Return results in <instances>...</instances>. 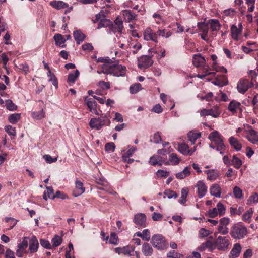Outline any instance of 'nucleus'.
Returning a JSON list of instances; mask_svg holds the SVG:
<instances>
[{
	"label": "nucleus",
	"instance_id": "nucleus-19",
	"mask_svg": "<svg viewBox=\"0 0 258 258\" xmlns=\"http://www.w3.org/2000/svg\"><path fill=\"white\" fill-rule=\"evenodd\" d=\"M246 138L252 144H256L258 142V132L252 128L249 130Z\"/></svg>",
	"mask_w": 258,
	"mask_h": 258
},
{
	"label": "nucleus",
	"instance_id": "nucleus-62",
	"mask_svg": "<svg viewBox=\"0 0 258 258\" xmlns=\"http://www.w3.org/2000/svg\"><path fill=\"white\" fill-rule=\"evenodd\" d=\"M6 132L10 135L15 136L16 130L15 128L11 125H7L5 127Z\"/></svg>",
	"mask_w": 258,
	"mask_h": 258
},
{
	"label": "nucleus",
	"instance_id": "nucleus-1",
	"mask_svg": "<svg viewBox=\"0 0 258 258\" xmlns=\"http://www.w3.org/2000/svg\"><path fill=\"white\" fill-rule=\"evenodd\" d=\"M208 138L211 141L210 147L219 151L221 154H223L226 148L223 137L218 131H215L209 134Z\"/></svg>",
	"mask_w": 258,
	"mask_h": 258
},
{
	"label": "nucleus",
	"instance_id": "nucleus-58",
	"mask_svg": "<svg viewBox=\"0 0 258 258\" xmlns=\"http://www.w3.org/2000/svg\"><path fill=\"white\" fill-rule=\"evenodd\" d=\"M28 247V241H27V238L25 237L22 241L19 243L18 245V248L21 249L22 250L26 251V249Z\"/></svg>",
	"mask_w": 258,
	"mask_h": 258
},
{
	"label": "nucleus",
	"instance_id": "nucleus-43",
	"mask_svg": "<svg viewBox=\"0 0 258 258\" xmlns=\"http://www.w3.org/2000/svg\"><path fill=\"white\" fill-rule=\"evenodd\" d=\"M253 211L252 209H250L248 210H247L242 216V220L248 223H249L251 221V217L253 214Z\"/></svg>",
	"mask_w": 258,
	"mask_h": 258
},
{
	"label": "nucleus",
	"instance_id": "nucleus-64",
	"mask_svg": "<svg viewBox=\"0 0 258 258\" xmlns=\"http://www.w3.org/2000/svg\"><path fill=\"white\" fill-rule=\"evenodd\" d=\"M142 238L146 241H149L150 239V232L148 229H144L143 231Z\"/></svg>",
	"mask_w": 258,
	"mask_h": 258
},
{
	"label": "nucleus",
	"instance_id": "nucleus-14",
	"mask_svg": "<svg viewBox=\"0 0 258 258\" xmlns=\"http://www.w3.org/2000/svg\"><path fill=\"white\" fill-rule=\"evenodd\" d=\"M195 187L198 189L197 194L199 198H202L206 194L207 187L202 181H198Z\"/></svg>",
	"mask_w": 258,
	"mask_h": 258
},
{
	"label": "nucleus",
	"instance_id": "nucleus-41",
	"mask_svg": "<svg viewBox=\"0 0 258 258\" xmlns=\"http://www.w3.org/2000/svg\"><path fill=\"white\" fill-rule=\"evenodd\" d=\"M45 112L43 109L39 111H34L32 113V116L37 120H41L45 117Z\"/></svg>",
	"mask_w": 258,
	"mask_h": 258
},
{
	"label": "nucleus",
	"instance_id": "nucleus-59",
	"mask_svg": "<svg viewBox=\"0 0 258 258\" xmlns=\"http://www.w3.org/2000/svg\"><path fill=\"white\" fill-rule=\"evenodd\" d=\"M48 76L50 77L49 81L52 82V84L56 87H57L58 81L55 75L51 72V74L48 73Z\"/></svg>",
	"mask_w": 258,
	"mask_h": 258
},
{
	"label": "nucleus",
	"instance_id": "nucleus-25",
	"mask_svg": "<svg viewBox=\"0 0 258 258\" xmlns=\"http://www.w3.org/2000/svg\"><path fill=\"white\" fill-rule=\"evenodd\" d=\"M205 62V59L201 54H197L194 55L192 63L195 67H199L204 64Z\"/></svg>",
	"mask_w": 258,
	"mask_h": 258
},
{
	"label": "nucleus",
	"instance_id": "nucleus-26",
	"mask_svg": "<svg viewBox=\"0 0 258 258\" xmlns=\"http://www.w3.org/2000/svg\"><path fill=\"white\" fill-rule=\"evenodd\" d=\"M229 142L230 146L236 151H238L241 150L242 145L237 139L231 136L229 138Z\"/></svg>",
	"mask_w": 258,
	"mask_h": 258
},
{
	"label": "nucleus",
	"instance_id": "nucleus-46",
	"mask_svg": "<svg viewBox=\"0 0 258 258\" xmlns=\"http://www.w3.org/2000/svg\"><path fill=\"white\" fill-rule=\"evenodd\" d=\"M5 103V106L8 110L11 111L17 110V106L13 102L12 100L8 99Z\"/></svg>",
	"mask_w": 258,
	"mask_h": 258
},
{
	"label": "nucleus",
	"instance_id": "nucleus-10",
	"mask_svg": "<svg viewBox=\"0 0 258 258\" xmlns=\"http://www.w3.org/2000/svg\"><path fill=\"white\" fill-rule=\"evenodd\" d=\"M133 221L136 225V227H146V216L144 214L138 213L134 216Z\"/></svg>",
	"mask_w": 258,
	"mask_h": 258
},
{
	"label": "nucleus",
	"instance_id": "nucleus-50",
	"mask_svg": "<svg viewBox=\"0 0 258 258\" xmlns=\"http://www.w3.org/2000/svg\"><path fill=\"white\" fill-rule=\"evenodd\" d=\"M209 69L207 68H204L203 70V72L204 73V74H198L197 77L203 79H204L206 76H209V75H213L215 76L216 75V72H210Z\"/></svg>",
	"mask_w": 258,
	"mask_h": 258
},
{
	"label": "nucleus",
	"instance_id": "nucleus-32",
	"mask_svg": "<svg viewBox=\"0 0 258 258\" xmlns=\"http://www.w3.org/2000/svg\"><path fill=\"white\" fill-rule=\"evenodd\" d=\"M205 173L207 175V179L209 180H215L219 176V173L216 170H205Z\"/></svg>",
	"mask_w": 258,
	"mask_h": 258
},
{
	"label": "nucleus",
	"instance_id": "nucleus-45",
	"mask_svg": "<svg viewBox=\"0 0 258 258\" xmlns=\"http://www.w3.org/2000/svg\"><path fill=\"white\" fill-rule=\"evenodd\" d=\"M199 30L202 32V33H208L209 31L208 25L205 22H199L197 25Z\"/></svg>",
	"mask_w": 258,
	"mask_h": 258
},
{
	"label": "nucleus",
	"instance_id": "nucleus-30",
	"mask_svg": "<svg viewBox=\"0 0 258 258\" xmlns=\"http://www.w3.org/2000/svg\"><path fill=\"white\" fill-rule=\"evenodd\" d=\"M240 29H238L235 25H232L231 27V33L232 39L234 40H238V36L241 33Z\"/></svg>",
	"mask_w": 258,
	"mask_h": 258
},
{
	"label": "nucleus",
	"instance_id": "nucleus-39",
	"mask_svg": "<svg viewBox=\"0 0 258 258\" xmlns=\"http://www.w3.org/2000/svg\"><path fill=\"white\" fill-rule=\"evenodd\" d=\"M20 113H14L9 115L8 120L12 124H16L20 120Z\"/></svg>",
	"mask_w": 258,
	"mask_h": 258
},
{
	"label": "nucleus",
	"instance_id": "nucleus-44",
	"mask_svg": "<svg viewBox=\"0 0 258 258\" xmlns=\"http://www.w3.org/2000/svg\"><path fill=\"white\" fill-rule=\"evenodd\" d=\"M242 161L240 159L237 157L235 155H233L231 160V165H233L236 169H239L242 165Z\"/></svg>",
	"mask_w": 258,
	"mask_h": 258
},
{
	"label": "nucleus",
	"instance_id": "nucleus-18",
	"mask_svg": "<svg viewBox=\"0 0 258 258\" xmlns=\"http://www.w3.org/2000/svg\"><path fill=\"white\" fill-rule=\"evenodd\" d=\"M164 162V158L160 156V155H154L153 156L150 157L149 163L153 166L156 165L161 166L163 162Z\"/></svg>",
	"mask_w": 258,
	"mask_h": 258
},
{
	"label": "nucleus",
	"instance_id": "nucleus-5",
	"mask_svg": "<svg viewBox=\"0 0 258 258\" xmlns=\"http://www.w3.org/2000/svg\"><path fill=\"white\" fill-rule=\"evenodd\" d=\"M253 85V83L250 82L248 79H242L238 81L237 89L239 93L243 94Z\"/></svg>",
	"mask_w": 258,
	"mask_h": 258
},
{
	"label": "nucleus",
	"instance_id": "nucleus-38",
	"mask_svg": "<svg viewBox=\"0 0 258 258\" xmlns=\"http://www.w3.org/2000/svg\"><path fill=\"white\" fill-rule=\"evenodd\" d=\"M111 24L112 22L109 19L104 18V17L99 22L97 28L100 29L102 27H110Z\"/></svg>",
	"mask_w": 258,
	"mask_h": 258
},
{
	"label": "nucleus",
	"instance_id": "nucleus-15",
	"mask_svg": "<svg viewBox=\"0 0 258 258\" xmlns=\"http://www.w3.org/2000/svg\"><path fill=\"white\" fill-rule=\"evenodd\" d=\"M212 83L215 85L222 87L228 83L227 77L225 75H217Z\"/></svg>",
	"mask_w": 258,
	"mask_h": 258
},
{
	"label": "nucleus",
	"instance_id": "nucleus-24",
	"mask_svg": "<svg viewBox=\"0 0 258 258\" xmlns=\"http://www.w3.org/2000/svg\"><path fill=\"white\" fill-rule=\"evenodd\" d=\"M49 5L56 9H64L69 7V5L61 1H53L49 3Z\"/></svg>",
	"mask_w": 258,
	"mask_h": 258
},
{
	"label": "nucleus",
	"instance_id": "nucleus-42",
	"mask_svg": "<svg viewBox=\"0 0 258 258\" xmlns=\"http://www.w3.org/2000/svg\"><path fill=\"white\" fill-rule=\"evenodd\" d=\"M142 89L141 85L139 83H135L130 86L129 90L131 94H134L140 91Z\"/></svg>",
	"mask_w": 258,
	"mask_h": 258
},
{
	"label": "nucleus",
	"instance_id": "nucleus-36",
	"mask_svg": "<svg viewBox=\"0 0 258 258\" xmlns=\"http://www.w3.org/2000/svg\"><path fill=\"white\" fill-rule=\"evenodd\" d=\"M187 136L189 140L191 142L192 144H194L196 140L201 137V133H197L194 131H190L188 134Z\"/></svg>",
	"mask_w": 258,
	"mask_h": 258
},
{
	"label": "nucleus",
	"instance_id": "nucleus-33",
	"mask_svg": "<svg viewBox=\"0 0 258 258\" xmlns=\"http://www.w3.org/2000/svg\"><path fill=\"white\" fill-rule=\"evenodd\" d=\"M73 35L74 39L78 44H79L81 42L84 41L85 38V35L80 30L74 31Z\"/></svg>",
	"mask_w": 258,
	"mask_h": 258
},
{
	"label": "nucleus",
	"instance_id": "nucleus-40",
	"mask_svg": "<svg viewBox=\"0 0 258 258\" xmlns=\"http://www.w3.org/2000/svg\"><path fill=\"white\" fill-rule=\"evenodd\" d=\"M241 250V247L240 244L236 243L234 245V247L231 250L230 253L233 256L238 257L239 255Z\"/></svg>",
	"mask_w": 258,
	"mask_h": 258
},
{
	"label": "nucleus",
	"instance_id": "nucleus-21",
	"mask_svg": "<svg viewBox=\"0 0 258 258\" xmlns=\"http://www.w3.org/2000/svg\"><path fill=\"white\" fill-rule=\"evenodd\" d=\"M53 39L56 46L60 47H66V45L63 44L66 41V39L61 34L58 33L55 34L53 37Z\"/></svg>",
	"mask_w": 258,
	"mask_h": 258
},
{
	"label": "nucleus",
	"instance_id": "nucleus-60",
	"mask_svg": "<svg viewBox=\"0 0 258 258\" xmlns=\"http://www.w3.org/2000/svg\"><path fill=\"white\" fill-rule=\"evenodd\" d=\"M228 232L229 229L227 227L219 224L218 227V232L219 233L225 235L227 234Z\"/></svg>",
	"mask_w": 258,
	"mask_h": 258
},
{
	"label": "nucleus",
	"instance_id": "nucleus-8",
	"mask_svg": "<svg viewBox=\"0 0 258 258\" xmlns=\"http://www.w3.org/2000/svg\"><path fill=\"white\" fill-rule=\"evenodd\" d=\"M211 59L213 61V63L211 64V68H210L207 66V68L209 69V70H213L216 72H220L224 73H227V69L223 66H219L217 61V56L215 54H212L211 56Z\"/></svg>",
	"mask_w": 258,
	"mask_h": 258
},
{
	"label": "nucleus",
	"instance_id": "nucleus-11",
	"mask_svg": "<svg viewBox=\"0 0 258 258\" xmlns=\"http://www.w3.org/2000/svg\"><path fill=\"white\" fill-rule=\"evenodd\" d=\"M123 28V22L121 19L117 17L114 20V24L110 25V29L114 33L118 32L119 33H122Z\"/></svg>",
	"mask_w": 258,
	"mask_h": 258
},
{
	"label": "nucleus",
	"instance_id": "nucleus-47",
	"mask_svg": "<svg viewBox=\"0 0 258 258\" xmlns=\"http://www.w3.org/2000/svg\"><path fill=\"white\" fill-rule=\"evenodd\" d=\"M100 122L101 124V128L105 125L109 126L110 124V120L108 117L106 115H101L100 117Z\"/></svg>",
	"mask_w": 258,
	"mask_h": 258
},
{
	"label": "nucleus",
	"instance_id": "nucleus-9",
	"mask_svg": "<svg viewBox=\"0 0 258 258\" xmlns=\"http://www.w3.org/2000/svg\"><path fill=\"white\" fill-rule=\"evenodd\" d=\"M144 38L146 41L151 40L155 43L158 42V34L149 27L146 28L144 32Z\"/></svg>",
	"mask_w": 258,
	"mask_h": 258
},
{
	"label": "nucleus",
	"instance_id": "nucleus-56",
	"mask_svg": "<svg viewBox=\"0 0 258 258\" xmlns=\"http://www.w3.org/2000/svg\"><path fill=\"white\" fill-rule=\"evenodd\" d=\"M62 240L61 237L55 235L52 239V243L54 246L57 247L60 245L62 243Z\"/></svg>",
	"mask_w": 258,
	"mask_h": 258
},
{
	"label": "nucleus",
	"instance_id": "nucleus-28",
	"mask_svg": "<svg viewBox=\"0 0 258 258\" xmlns=\"http://www.w3.org/2000/svg\"><path fill=\"white\" fill-rule=\"evenodd\" d=\"M210 192L212 196H214L216 197H220L221 192L219 185L217 184H212L210 187Z\"/></svg>",
	"mask_w": 258,
	"mask_h": 258
},
{
	"label": "nucleus",
	"instance_id": "nucleus-29",
	"mask_svg": "<svg viewBox=\"0 0 258 258\" xmlns=\"http://www.w3.org/2000/svg\"><path fill=\"white\" fill-rule=\"evenodd\" d=\"M80 72L76 70L74 73H70L68 77L67 82L70 86L72 85L75 82L77 78L79 77Z\"/></svg>",
	"mask_w": 258,
	"mask_h": 258
},
{
	"label": "nucleus",
	"instance_id": "nucleus-53",
	"mask_svg": "<svg viewBox=\"0 0 258 258\" xmlns=\"http://www.w3.org/2000/svg\"><path fill=\"white\" fill-rule=\"evenodd\" d=\"M205 246L209 249L210 251H212L217 247L216 240L214 242L208 240L205 242Z\"/></svg>",
	"mask_w": 258,
	"mask_h": 258
},
{
	"label": "nucleus",
	"instance_id": "nucleus-3",
	"mask_svg": "<svg viewBox=\"0 0 258 258\" xmlns=\"http://www.w3.org/2000/svg\"><path fill=\"white\" fill-rule=\"evenodd\" d=\"M126 67L121 64H119L118 62L115 61L110 66H107L105 73L109 74H113L115 76L120 77L124 76L126 73Z\"/></svg>",
	"mask_w": 258,
	"mask_h": 258
},
{
	"label": "nucleus",
	"instance_id": "nucleus-61",
	"mask_svg": "<svg viewBox=\"0 0 258 258\" xmlns=\"http://www.w3.org/2000/svg\"><path fill=\"white\" fill-rule=\"evenodd\" d=\"M115 146L114 143L110 142L105 145V150L108 152H112L114 151Z\"/></svg>",
	"mask_w": 258,
	"mask_h": 258
},
{
	"label": "nucleus",
	"instance_id": "nucleus-52",
	"mask_svg": "<svg viewBox=\"0 0 258 258\" xmlns=\"http://www.w3.org/2000/svg\"><path fill=\"white\" fill-rule=\"evenodd\" d=\"M137 148L136 147L132 146L126 152L122 154V157H124V158L131 157L133 156Z\"/></svg>",
	"mask_w": 258,
	"mask_h": 258
},
{
	"label": "nucleus",
	"instance_id": "nucleus-17",
	"mask_svg": "<svg viewBox=\"0 0 258 258\" xmlns=\"http://www.w3.org/2000/svg\"><path fill=\"white\" fill-rule=\"evenodd\" d=\"M124 20L127 22H130L133 20H136L137 15L133 13L131 10H124L122 11Z\"/></svg>",
	"mask_w": 258,
	"mask_h": 258
},
{
	"label": "nucleus",
	"instance_id": "nucleus-6",
	"mask_svg": "<svg viewBox=\"0 0 258 258\" xmlns=\"http://www.w3.org/2000/svg\"><path fill=\"white\" fill-rule=\"evenodd\" d=\"M138 66L140 69H147L151 67L153 63L151 56L143 55L138 58Z\"/></svg>",
	"mask_w": 258,
	"mask_h": 258
},
{
	"label": "nucleus",
	"instance_id": "nucleus-20",
	"mask_svg": "<svg viewBox=\"0 0 258 258\" xmlns=\"http://www.w3.org/2000/svg\"><path fill=\"white\" fill-rule=\"evenodd\" d=\"M240 107L241 104L240 102L235 100H233L230 101V103L229 104L228 109L233 114H235L237 112L238 109H240L241 111H242Z\"/></svg>",
	"mask_w": 258,
	"mask_h": 258
},
{
	"label": "nucleus",
	"instance_id": "nucleus-2",
	"mask_svg": "<svg viewBox=\"0 0 258 258\" xmlns=\"http://www.w3.org/2000/svg\"><path fill=\"white\" fill-rule=\"evenodd\" d=\"M230 234L234 239H242L246 236L247 229L241 223H237L231 227Z\"/></svg>",
	"mask_w": 258,
	"mask_h": 258
},
{
	"label": "nucleus",
	"instance_id": "nucleus-12",
	"mask_svg": "<svg viewBox=\"0 0 258 258\" xmlns=\"http://www.w3.org/2000/svg\"><path fill=\"white\" fill-rule=\"evenodd\" d=\"M84 101L87 107L89 109L90 111L96 115H99V113L96 109L97 105V103L93 98H88L87 96L85 98Z\"/></svg>",
	"mask_w": 258,
	"mask_h": 258
},
{
	"label": "nucleus",
	"instance_id": "nucleus-54",
	"mask_svg": "<svg viewBox=\"0 0 258 258\" xmlns=\"http://www.w3.org/2000/svg\"><path fill=\"white\" fill-rule=\"evenodd\" d=\"M67 197H68L66 195L64 194L62 192L60 191H56L55 195H53V196H51L49 192L48 193V198L52 199L55 198H58L61 199H66Z\"/></svg>",
	"mask_w": 258,
	"mask_h": 258
},
{
	"label": "nucleus",
	"instance_id": "nucleus-51",
	"mask_svg": "<svg viewBox=\"0 0 258 258\" xmlns=\"http://www.w3.org/2000/svg\"><path fill=\"white\" fill-rule=\"evenodd\" d=\"M233 192L236 198L242 199L243 198L242 191L239 187L235 186L233 188Z\"/></svg>",
	"mask_w": 258,
	"mask_h": 258
},
{
	"label": "nucleus",
	"instance_id": "nucleus-27",
	"mask_svg": "<svg viewBox=\"0 0 258 258\" xmlns=\"http://www.w3.org/2000/svg\"><path fill=\"white\" fill-rule=\"evenodd\" d=\"M135 247L130 248L129 246H125L122 247V253L125 255L132 256L136 255V258H140V254L138 251L134 252Z\"/></svg>",
	"mask_w": 258,
	"mask_h": 258
},
{
	"label": "nucleus",
	"instance_id": "nucleus-16",
	"mask_svg": "<svg viewBox=\"0 0 258 258\" xmlns=\"http://www.w3.org/2000/svg\"><path fill=\"white\" fill-rule=\"evenodd\" d=\"M39 247L38 241L35 236H33L29 240V250L31 253L37 251Z\"/></svg>",
	"mask_w": 258,
	"mask_h": 258
},
{
	"label": "nucleus",
	"instance_id": "nucleus-13",
	"mask_svg": "<svg viewBox=\"0 0 258 258\" xmlns=\"http://www.w3.org/2000/svg\"><path fill=\"white\" fill-rule=\"evenodd\" d=\"M220 114V111L217 106L211 109H203L200 112L201 116L211 115L215 118L218 117Z\"/></svg>",
	"mask_w": 258,
	"mask_h": 258
},
{
	"label": "nucleus",
	"instance_id": "nucleus-49",
	"mask_svg": "<svg viewBox=\"0 0 258 258\" xmlns=\"http://www.w3.org/2000/svg\"><path fill=\"white\" fill-rule=\"evenodd\" d=\"M188 194V189L187 188H183L181 189V196L179 200L181 204H184L186 202V197Z\"/></svg>",
	"mask_w": 258,
	"mask_h": 258
},
{
	"label": "nucleus",
	"instance_id": "nucleus-63",
	"mask_svg": "<svg viewBox=\"0 0 258 258\" xmlns=\"http://www.w3.org/2000/svg\"><path fill=\"white\" fill-rule=\"evenodd\" d=\"M40 243L42 247L46 249H50L51 248V245L48 240L44 239H41L40 240Z\"/></svg>",
	"mask_w": 258,
	"mask_h": 258
},
{
	"label": "nucleus",
	"instance_id": "nucleus-55",
	"mask_svg": "<svg viewBox=\"0 0 258 258\" xmlns=\"http://www.w3.org/2000/svg\"><path fill=\"white\" fill-rule=\"evenodd\" d=\"M164 194L169 199L174 198L176 199L178 197V195L174 191L170 189L165 190L164 192Z\"/></svg>",
	"mask_w": 258,
	"mask_h": 258
},
{
	"label": "nucleus",
	"instance_id": "nucleus-57",
	"mask_svg": "<svg viewBox=\"0 0 258 258\" xmlns=\"http://www.w3.org/2000/svg\"><path fill=\"white\" fill-rule=\"evenodd\" d=\"M109 243L114 245H117L118 242V238L116 234L115 233H111L109 239Z\"/></svg>",
	"mask_w": 258,
	"mask_h": 258
},
{
	"label": "nucleus",
	"instance_id": "nucleus-7",
	"mask_svg": "<svg viewBox=\"0 0 258 258\" xmlns=\"http://www.w3.org/2000/svg\"><path fill=\"white\" fill-rule=\"evenodd\" d=\"M216 240L217 248L218 250L225 251L228 248L229 245L228 237L219 236Z\"/></svg>",
	"mask_w": 258,
	"mask_h": 258
},
{
	"label": "nucleus",
	"instance_id": "nucleus-31",
	"mask_svg": "<svg viewBox=\"0 0 258 258\" xmlns=\"http://www.w3.org/2000/svg\"><path fill=\"white\" fill-rule=\"evenodd\" d=\"M209 23L210 24V29L213 32L219 30L221 27V25L217 19H210L209 20Z\"/></svg>",
	"mask_w": 258,
	"mask_h": 258
},
{
	"label": "nucleus",
	"instance_id": "nucleus-22",
	"mask_svg": "<svg viewBox=\"0 0 258 258\" xmlns=\"http://www.w3.org/2000/svg\"><path fill=\"white\" fill-rule=\"evenodd\" d=\"M142 252L145 256H151L153 253V249L150 244L145 242L142 245Z\"/></svg>",
	"mask_w": 258,
	"mask_h": 258
},
{
	"label": "nucleus",
	"instance_id": "nucleus-35",
	"mask_svg": "<svg viewBox=\"0 0 258 258\" xmlns=\"http://www.w3.org/2000/svg\"><path fill=\"white\" fill-rule=\"evenodd\" d=\"M190 167H186L183 171L181 172H178L176 174V177L177 178L179 179H183L186 177L189 176L190 174Z\"/></svg>",
	"mask_w": 258,
	"mask_h": 258
},
{
	"label": "nucleus",
	"instance_id": "nucleus-4",
	"mask_svg": "<svg viewBox=\"0 0 258 258\" xmlns=\"http://www.w3.org/2000/svg\"><path fill=\"white\" fill-rule=\"evenodd\" d=\"M152 245L158 250L166 249L168 247V243L165 238L161 234H154L151 238Z\"/></svg>",
	"mask_w": 258,
	"mask_h": 258
},
{
	"label": "nucleus",
	"instance_id": "nucleus-37",
	"mask_svg": "<svg viewBox=\"0 0 258 258\" xmlns=\"http://www.w3.org/2000/svg\"><path fill=\"white\" fill-rule=\"evenodd\" d=\"M189 146L187 144L185 143H181L178 145V151L182 154L185 155H188L189 154Z\"/></svg>",
	"mask_w": 258,
	"mask_h": 258
},
{
	"label": "nucleus",
	"instance_id": "nucleus-48",
	"mask_svg": "<svg viewBox=\"0 0 258 258\" xmlns=\"http://www.w3.org/2000/svg\"><path fill=\"white\" fill-rule=\"evenodd\" d=\"M180 159L175 153H172L169 155V161L172 165H176L179 163Z\"/></svg>",
	"mask_w": 258,
	"mask_h": 258
},
{
	"label": "nucleus",
	"instance_id": "nucleus-23",
	"mask_svg": "<svg viewBox=\"0 0 258 258\" xmlns=\"http://www.w3.org/2000/svg\"><path fill=\"white\" fill-rule=\"evenodd\" d=\"M85 187L83 183L80 180H76L75 182V190L74 191L75 196H78L84 193Z\"/></svg>",
	"mask_w": 258,
	"mask_h": 258
},
{
	"label": "nucleus",
	"instance_id": "nucleus-34",
	"mask_svg": "<svg viewBox=\"0 0 258 258\" xmlns=\"http://www.w3.org/2000/svg\"><path fill=\"white\" fill-rule=\"evenodd\" d=\"M100 117L98 118H92L89 122V126L91 128H95L96 130L101 129V124L100 122Z\"/></svg>",
	"mask_w": 258,
	"mask_h": 258
}]
</instances>
